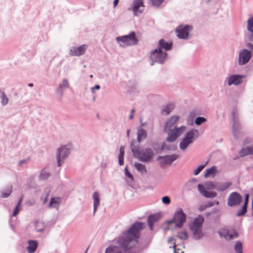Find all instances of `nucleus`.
Instances as JSON below:
<instances>
[{
	"label": "nucleus",
	"instance_id": "obj_2",
	"mask_svg": "<svg viewBox=\"0 0 253 253\" xmlns=\"http://www.w3.org/2000/svg\"><path fill=\"white\" fill-rule=\"evenodd\" d=\"M204 220L203 216L199 215L189 224L190 229L192 232L194 238L196 240L200 239L203 236L202 225Z\"/></svg>",
	"mask_w": 253,
	"mask_h": 253
},
{
	"label": "nucleus",
	"instance_id": "obj_22",
	"mask_svg": "<svg viewBox=\"0 0 253 253\" xmlns=\"http://www.w3.org/2000/svg\"><path fill=\"white\" fill-rule=\"evenodd\" d=\"M219 233L221 235L222 233L219 232ZM223 233H224V236L226 240H231L234 238H236L238 236V234L235 230L231 231H227L224 230Z\"/></svg>",
	"mask_w": 253,
	"mask_h": 253
},
{
	"label": "nucleus",
	"instance_id": "obj_47",
	"mask_svg": "<svg viewBox=\"0 0 253 253\" xmlns=\"http://www.w3.org/2000/svg\"><path fill=\"white\" fill-rule=\"evenodd\" d=\"M183 252L176 248V246H174V253H182Z\"/></svg>",
	"mask_w": 253,
	"mask_h": 253
},
{
	"label": "nucleus",
	"instance_id": "obj_33",
	"mask_svg": "<svg viewBox=\"0 0 253 253\" xmlns=\"http://www.w3.org/2000/svg\"><path fill=\"white\" fill-rule=\"evenodd\" d=\"M208 162H207L205 165H201L199 166L194 171V174L195 175H198L206 166Z\"/></svg>",
	"mask_w": 253,
	"mask_h": 253
},
{
	"label": "nucleus",
	"instance_id": "obj_27",
	"mask_svg": "<svg viewBox=\"0 0 253 253\" xmlns=\"http://www.w3.org/2000/svg\"><path fill=\"white\" fill-rule=\"evenodd\" d=\"M216 171V168L215 166H213L211 168L207 169L205 172V177H208L211 175L214 176Z\"/></svg>",
	"mask_w": 253,
	"mask_h": 253
},
{
	"label": "nucleus",
	"instance_id": "obj_60",
	"mask_svg": "<svg viewBox=\"0 0 253 253\" xmlns=\"http://www.w3.org/2000/svg\"><path fill=\"white\" fill-rule=\"evenodd\" d=\"M233 133L235 135H236V130L235 129H233Z\"/></svg>",
	"mask_w": 253,
	"mask_h": 253
},
{
	"label": "nucleus",
	"instance_id": "obj_19",
	"mask_svg": "<svg viewBox=\"0 0 253 253\" xmlns=\"http://www.w3.org/2000/svg\"><path fill=\"white\" fill-rule=\"evenodd\" d=\"M241 157H244L249 155H253V145L243 148L239 152Z\"/></svg>",
	"mask_w": 253,
	"mask_h": 253
},
{
	"label": "nucleus",
	"instance_id": "obj_57",
	"mask_svg": "<svg viewBox=\"0 0 253 253\" xmlns=\"http://www.w3.org/2000/svg\"><path fill=\"white\" fill-rule=\"evenodd\" d=\"M131 114H133V113H134V112H135V109H132L131 110Z\"/></svg>",
	"mask_w": 253,
	"mask_h": 253
},
{
	"label": "nucleus",
	"instance_id": "obj_61",
	"mask_svg": "<svg viewBox=\"0 0 253 253\" xmlns=\"http://www.w3.org/2000/svg\"><path fill=\"white\" fill-rule=\"evenodd\" d=\"M90 77L91 78H93V76H92V75H91L90 76Z\"/></svg>",
	"mask_w": 253,
	"mask_h": 253
},
{
	"label": "nucleus",
	"instance_id": "obj_36",
	"mask_svg": "<svg viewBox=\"0 0 253 253\" xmlns=\"http://www.w3.org/2000/svg\"><path fill=\"white\" fill-rule=\"evenodd\" d=\"M153 6L158 7L164 1V0H150Z\"/></svg>",
	"mask_w": 253,
	"mask_h": 253
},
{
	"label": "nucleus",
	"instance_id": "obj_46",
	"mask_svg": "<svg viewBox=\"0 0 253 253\" xmlns=\"http://www.w3.org/2000/svg\"><path fill=\"white\" fill-rule=\"evenodd\" d=\"M207 208V206H206V204H203V205H201L199 207V210L200 211H204V210H205Z\"/></svg>",
	"mask_w": 253,
	"mask_h": 253
},
{
	"label": "nucleus",
	"instance_id": "obj_18",
	"mask_svg": "<svg viewBox=\"0 0 253 253\" xmlns=\"http://www.w3.org/2000/svg\"><path fill=\"white\" fill-rule=\"evenodd\" d=\"M178 155L176 154L167 155L165 157H160L159 159H163L164 163L166 164L170 165L174 161L178 158Z\"/></svg>",
	"mask_w": 253,
	"mask_h": 253
},
{
	"label": "nucleus",
	"instance_id": "obj_6",
	"mask_svg": "<svg viewBox=\"0 0 253 253\" xmlns=\"http://www.w3.org/2000/svg\"><path fill=\"white\" fill-rule=\"evenodd\" d=\"M199 135V131L197 129H193L188 131L180 142V148L183 150H185L188 146L193 142L194 139L198 137Z\"/></svg>",
	"mask_w": 253,
	"mask_h": 253
},
{
	"label": "nucleus",
	"instance_id": "obj_40",
	"mask_svg": "<svg viewBox=\"0 0 253 253\" xmlns=\"http://www.w3.org/2000/svg\"><path fill=\"white\" fill-rule=\"evenodd\" d=\"M246 212H247V209L245 208V207H243V208L241 210L238 211L236 215L238 216H242V215H244Z\"/></svg>",
	"mask_w": 253,
	"mask_h": 253
},
{
	"label": "nucleus",
	"instance_id": "obj_3",
	"mask_svg": "<svg viewBox=\"0 0 253 253\" xmlns=\"http://www.w3.org/2000/svg\"><path fill=\"white\" fill-rule=\"evenodd\" d=\"M135 141L133 140L130 144L131 151L134 154L139 155V159L142 162H148L151 160L153 156V152L151 149H146L142 151H139L138 148L134 145Z\"/></svg>",
	"mask_w": 253,
	"mask_h": 253
},
{
	"label": "nucleus",
	"instance_id": "obj_28",
	"mask_svg": "<svg viewBox=\"0 0 253 253\" xmlns=\"http://www.w3.org/2000/svg\"><path fill=\"white\" fill-rule=\"evenodd\" d=\"M174 106L172 103L168 104L162 110V113L163 115H168L174 109Z\"/></svg>",
	"mask_w": 253,
	"mask_h": 253
},
{
	"label": "nucleus",
	"instance_id": "obj_53",
	"mask_svg": "<svg viewBox=\"0 0 253 253\" xmlns=\"http://www.w3.org/2000/svg\"><path fill=\"white\" fill-rule=\"evenodd\" d=\"M248 47L250 48H253V45L251 43H248Z\"/></svg>",
	"mask_w": 253,
	"mask_h": 253
},
{
	"label": "nucleus",
	"instance_id": "obj_13",
	"mask_svg": "<svg viewBox=\"0 0 253 253\" xmlns=\"http://www.w3.org/2000/svg\"><path fill=\"white\" fill-rule=\"evenodd\" d=\"M192 27L189 25L178 26L176 29L177 36L179 39H186L187 38L189 32L191 30Z\"/></svg>",
	"mask_w": 253,
	"mask_h": 253
},
{
	"label": "nucleus",
	"instance_id": "obj_35",
	"mask_svg": "<svg viewBox=\"0 0 253 253\" xmlns=\"http://www.w3.org/2000/svg\"><path fill=\"white\" fill-rule=\"evenodd\" d=\"M235 249L238 253H242V245L241 242H238L235 246Z\"/></svg>",
	"mask_w": 253,
	"mask_h": 253
},
{
	"label": "nucleus",
	"instance_id": "obj_26",
	"mask_svg": "<svg viewBox=\"0 0 253 253\" xmlns=\"http://www.w3.org/2000/svg\"><path fill=\"white\" fill-rule=\"evenodd\" d=\"M146 137L147 133L145 130L141 128L138 130L137 140L138 142H140L142 140L145 139Z\"/></svg>",
	"mask_w": 253,
	"mask_h": 253
},
{
	"label": "nucleus",
	"instance_id": "obj_11",
	"mask_svg": "<svg viewBox=\"0 0 253 253\" xmlns=\"http://www.w3.org/2000/svg\"><path fill=\"white\" fill-rule=\"evenodd\" d=\"M242 200V197L237 192H233L229 195L228 198L227 204L230 207L240 205Z\"/></svg>",
	"mask_w": 253,
	"mask_h": 253
},
{
	"label": "nucleus",
	"instance_id": "obj_25",
	"mask_svg": "<svg viewBox=\"0 0 253 253\" xmlns=\"http://www.w3.org/2000/svg\"><path fill=\"white\" fill-rule=\"evenodd\" d=\"M231 185V182H226L223 183H216V189H217L219 191H223L227 189Z\"/></svg>",
	"mask_w": 253,
	"mask_h": 253
},
{
	"label": "nucleus",
	"instance_id": "obj_20",
	"mask_svg": "<svg viewBox=\"0 0 253 253\" xmlns=\"http://www.w3.org/2000/svg\"><path fill=\"white\" fill-rule=\"evenodd\" d=\"M38 246V243L36 241L30 240L28 241V246L27 248L28 253H34Z\"/></svg>",
	"mask_w": 253,
	"mask_h": 253
},
{
	"label": "nucleus",
	"instance_id": "obj_41",
	"mask_svg": "<svg viewBox=\"0 0 253 253\" xmlns=\"http://www.w3.org/2000/svg\"><path fill=\"white\" fill-rule=\"evenodd\" d=\"M216 204V205H218L219 204V202L218 201H216V202H208L207 203L205 204L206 206H207V208H210V207H212L213 206H214V205Z\"/></svg>",
	"mask_w": 253,
	"mask_h": 253
},
{
	"label": "nucleus",
	"instance_id": "obj_39",
	"mask_svg": "<svg viewBox=\"0 0 253 253\" xmlns=\"http://www.w3.org/2000/svg\"><path fill=\"white\" fill-rule=\"evenodd\" d=\"M69 83L67 80H64L62 81V83L60 84L59 87L60 88H62L63 87H69Z\"/></svg>",
	"mask_w": 253,
	"mask_h": 253
},
{
	"label": "nucleus",
	"instance_id": "obj_12",
	"mask_svg": "<svg viewBox=\"0 0 253 253\" xmlns=\"http://www.w3.org/2000/svg\"><path fill=\"white\" fill-rule=\"evenodd\" d=\"M252 57L251 52L247 49L241 50L239 54V64L243 65L247 63Z\"/></svg>",
	"mask_w": 253,
	"mask_h": 253
},
{
	"label": "nucleus",
	"instance_id": "obj_59",
	"mask_svg": "<svg viewBox=\"0 0 253 253\" xmlns=\"http://www.w3.org/2000/svg\"><path fill=\"white\" fill-rule=\"evenodd\" d=\"M129 130H127V137L129 136Z\"/></svg>",
	"mask_w": 253,
	"mask_h": 253
},
{
	"label": "nucleus",
	"instance_id": "obj_1",
	"mask_svg": "<svg viewBox=\"0 0 253 253\" xmlns=\"http://www.w3.org/2000/svg\"><path fill=\"white\" fill-rule=\"evenodd\" d=\"M145 227L144 223L135 222L126 232L115 239L118 246H110L105 253H131L130 249L137 244L139 232Z\"/></svg>",
	"mask_w": 253,
	"mask_h": 253
},
{
	"label": "nucleus",
	"instance_id": "obj_14",
	"mask_svg": "<svg viewBox=\"0 0 253 253\" xmlns=\"http://www.w3.org/2000/svg\"><path fill=\"white\" fill-rule=\"evenodd\" d=\"M132 4V10L135 15H137L138 14H140L142 12L144 7L143 0H134Z\"/></svg>",
	"mask_w": 253,
	"mask_h": 253
},
{
	"label": "nucleus",
	"instance_id": "obj_45",
	"mask_svg": "<svg viewBox=\"0 0 253 253\" xmlns=\"http://www.w3.org/2000/svg\"><path fill=\"white\" fill-rule=\"evenodd\" d=\"M49 176V174L45 172L42 171L40 176V177L42 179H45L47 178Z\"/></svg>",
	"mask_w": 253,
	"mask_h": 253
},
{
	"label": "nucleus",
	"instance_id": "obj_23",
	"mask_svg": "<svg viewBox=\"0 0 253 253\" xmlns=\"http://www.w3.org/2000/svg\"><path fill=\"white\" fill-rule=\"evenodd\" d=\"M172 43L166 42L164 40L161 39L159 42V48L162 50V48L166 50H170L171 48Z\"/></svg>",
	"mask_w": 253,
	"mask_h": 253
},
{
	"label": "nucleus",
	"instance_id": "obj_7",
	"mask_svg": "<svg viewBox=\"0 0 253 253\" xmlns=\"http://www.w3.org/2000/svg\"><path fill=\"white\" fill-rule=\"evenodd\" d=\"M186 215L183 210L179 208L174 213L173 218L168 222L169 224L174 223L177 228H181L183 223L186 221Z\"/></svg>",
	"mask_w": 253,
	"mask_h": 253
},
{
	"label": "nucleus",
	"instance_id": "obj_15",
	"mask_svg": "<svg viewBox=\"0 0 253 253\" xmlns=\"http://www.w3.org/2000/svg\"><path fill=\"white\" fill-rule=\"evenodd\" d=\"M87 47L86 44H82L79 47H73L70 50V54L77 56L82 55L85 53Z\"/></svg>",
	"mask_w": 253,
	"mask_h": 253
},
{
	"label": "nucleus",
	"instance_id": "obj_56",
	"mask_svg": "<svg viewBox=\"0 0 253 253\" xmlns=\"http://www.w3.org/2000/svg\"><path fill=\"white\" fill-rule=\"evenodd\" d=\"M129 118H130V119H132L133 118V114H130V115L129 116Z\"/></svg>",
	"mask_w": 253,
	"mask_h": 253
},
{
	"label": "nucleus",
	"instance_id": "obj_4",
	"mask_svg": "<svg viewBox=\"0 0 253 253\" xmlns=\"http://www.w3.org/2000/svg\"><path fill=\"white\" fill-rule=\"evenodd\" d=\"M216 183L214 184L211 181H209L205 184V186L199 184L198 185V189L200 193L205 197L212 198L216 196L215 192L209 191L212 189H216Z\"/></svg>",
	"mask_w": 253,
	"mask_h": 253
},
{
	"label": "nucleus",
	"instance_id": "obj_31",
	"mask_svg": "<svg viewBox=\"0 0 253 253\" xmlns=\"http://www.w3.org/2000/svg\"><path fill=\"white\" fill-rule=\"evenodd\" d=\"M125 154L124 146H121L120 149V154L119 155V163L120 166L124 164V156Z\"/></svg>",
	"mask_w": 253,
	"mask_h": 253
},
{
	"label": "nucleus",
	"instance_id": "obj_52",
	"mask_svg": "<svg viewBox=\"0 0 253 253\" xmlns=\"http://www.w3.org/2000/svg\"><path fill=\"white\" fill-rule=\"evenodd\" d=\"M249 194H246L245 195V202H248L249 201Z\"/></svg>",
	"mask_w": 253,
	"mask_h": 253
},
{
	"label": "nucleus",
	"instance_id": "obj_43",
	"mask_svg": "<svg viewBox=\"0 0 253 253\" xmlns=\"http://www.w3.org/2000/svg\"><path fill=\"white\" fill-rule=\"evenodd\" d=\"M125 171H126V175L128 177V178H130L131 180H133V176L132 174L128 171V169L126 167L125 168Z\"/></svg>",
	"mask_w": 253,
	"mask_h": 253
},
{
	"label": "nucleus",
	"instance_id": "obj_17",
	"mask_svg": "<svg viewBox=\"0 0 253 253\" xmlns=\"http://www.w3.org/2000/svg\"><path fill=\"white\" fill-rule=\"evenodd\" d=\"M242 76L240 75H232L229 78L228 85L230 86L232 84L237 85L241 83Z\"/></svg>",
	"mask_w": 253,
	"mask_h": 253
},
{
	"label": "nucleus",
	"instance_id": "obj_29",
	"mask_svg": "<svg viewBox=\"0 0 253 253\" xmlns=\"http://www.w3.org/2000/svg\"><path fill=\"white\" fill-rule=\"evenodd\" d=\"M134 166H135V168L138 171H139L140 173H141L142 174L146 173L147 169L144 165H143L140 163H135L134 164Z\"/></svg>",
	"mask_w": 253,
	"mask_h": 253
},
{
	"label": "nucleus",
	"instance_id": "obj_32",
	"mask_svg": "<svg viewBox=\"0 0 253 253\" xmlns=\"http://www.w3.org/2000/svg\"><path fill=\"white\" fill-rule=\"evenodd\" d=\"M188 237L187 232L185 230L178 233L177 235V237L181 240H186Z\"/></svg>",
	"mask_w": 253,
	"mask_h": 253
},
{
	"label": "nucleus",
	"instance_id": "obj_48",
	"mask_svg": "<svg viewBox=\"0 0 253 253\" xmlns=\"http://www.w3.org/2000/svg\"><path fill=\"white\" fill-rule=\"evenodd\" d=\"M100 88V85H96L94 87H92V88H91L92 91L93 92V91H94V89H99Z\"/></svg>",
	"mask_w": 253,
	"mask_h": 253
},
{
	"label": "nucleus",
	"instance_id": "obj_5",
	"mask_svg": "<svg viewBox=\"0 0 253 253\" xmlns=\"http://www.w3.org/2000/svg\"><path fill=\"white\" fill-rule=\"evenodd\" d=\"M116 40L122 47L133 45L136 44L138 42L134 32H131L128 35L117 37Z\"/></svg>",
	"mask_w": 253,
	"mask_h": 253
},
{
	"label": "nucleus",
	"instance_id": "obj_24",
	"mask_svg": "<svg viewBox=\"0 0 253 253\" xmlns=\"http://www.w3.org/2000/svg\"><path fill=\"white\" fill-rule=\"evenodd\" d=\"M93 212H96L97 209L99 205V195L97 192H95L93 195Z\"/></svg>",
	"mask_w": 253,
	"mask_h": 253
},
{
	"label": "nucleus",
	"instance_id": "obj_44",
	"mask_svg": "<svg viewBox=\"0 0 253 253\" xmlns=\"http://www.w3.org/2000/svg\"><path fill=\"white\" fill-rule=\"evenodd\" d=\"M20 207L16 206V208H15L13 212V216H15L17 215L19 211H20Z\"/></svg>",
	"mask_w": 253,
	"mask_h": 253
},
{
	"label": "nucleus",
	"instance_id": "obj_34",
	"mask_svg": "<svg viewBox=\"0 0 253 253\" xmlns=\"http://www.w3.org/2000/svg\"><path fill=\"white\" fill-rule=\"evenodd\" d=\"M206 119L202 117H197L195 121V123L197 125H200L202 123L205 122Z\"/></svg>",
	"mask_w": 253,
	"mask_h": 253
},
{
	"label": "nucleus",
	"instance_id": "obj_9",
	"mask_svg": "<svg viewBox=\"0 0 253 253\" xmlns=\"http://www.w3.org/2000/svg\"><path fill=\"white\" fill-rule=\"evenodd\" d=\"M167 56V54L163 52L161 48L156 49L151 54L150 58L152 61L163 63Z\"/></svg>",
	"mask_w": 253,
	"mask_h": 253
},
{
	"label": "nucleus",
	"instance_id": "obj_55",
	"mask_svg": "<svg viewBox=\"0 0 253 253\" xmlns=\"http://www.w3.org/2000/svg\"><path fill=\"white\" fill-rule=\"evenodd\" d=\"M43 230V228H41V229H37V231L38 232H41V231H42Z\"/></svg>",
	"mask_w": 253,
	"mask_h": 253
},
{
	"label": "nucleus",
	"instance_id": "obj_10",
	"mask_svg": "<svg viewBox=\"0 0 253 253\" xmlns=\"http://www.w3.org/2000/svg\"><path fill=\"white\" fill-rule=\"evenodd\" d=\"M69 153V148L66 147V146H62L61 148L58 149L57 160L58 167L62 165L63 160L68 156Z\"/></svg>",
	"mask_w": 253,
	"mask_h": 253
},
{
	"label": "nucleus",
	"instance_id": "obj_21",
	"mask_svg": "<svg viewBox=\"0 0 253 253\" xmlns=\"http://www.w3.org/2000/svg\"><path fill=\"white\" fill-rule=\"evenodd\" d=\"M160 216L158 214L152 215L149 216L148 219V224L151 230L153 229V225L159 220Z\"/></svg>",
	"mask_w": 253,
	"mask_h": 253
},
{
	"label": "nucleus",
	"instance_id": "obj_58",
	"mask_svg": "<svg viewBox=\"0 0 253 253\" xmlns=\"http://www.w3.org/2000/svg\"><path fill=\"white\" fill-rule=\"evenodd\" d=\"M28 85H29V86L32 87V86H33V84L32 83H31V84H28Z\"/></svg>",
	"mask_w": 253,
	"mask_h": 253
},
{
	"label": "nucleus",
	"instance_id": "obj_30",
	"mask_svg": "<svg viewBox=\"0 0 253 253\" xmlns=\"http://www.w3.org/2000/svg\"><path fill=\"white\" fill-rule=\"evenodd\" d=\"M60 204V198L56 197L51 199L49 203V208H58Z\"/></svg>",
	"mask_w": 253,
	"mask_h": 253
},
{
	"label": "nucleus",
	"instance_id": "obj_49",
	"mask_svg": "<svg viewBox=\"0 0 253 253\" xmlns=\"http://www.w3.org/2000/svg\"><path fill=\"white\" fill-rule=\"evenodd\" d=\"M22 197H21L20 198V199H19V201H18V203L17 204V206L20 207V205L22 203Z\"/></svg>",
	"mask_w": 253,
	"mask_h": 253
},
{
	"label": "nucleus",
	"instance_id": "obj_42",
	"mask_svg": "<svg viewBox=\"0 0 253 253\" xmlns=\"http://www.w3.org/2000/svg\"><path fill=\"white\" fill-rule=\"evenodd\" d=\"M162 201L164 204H169L170 203V199L168 196H165L162 198Z\"/></svg>",
	"mask_w": 253,
	"mask_h": 253
},
{
	"label": "nucleus",
	"instance_id": "obj_38",
	"mask_svg": "<svg viewBox=\"0 0 253 253\" xmlns=\"http://www.w3.org/2000/svg\"><path fill=\"white\" fill-rule=\"evenodd\" d=\"M1 99V103L3 105H6L8 102V99L6 95L4 93H2Z\"/></svg>",
	"mask_w": 253,
	"mask_h": 253
},
{
	"label": "nucleus",
	"instance_id": "obj_54",
	"mask_svg": "<svg viewBox=\"0 0 253 253\" xmlns=\"http://www.w3.org/2000/svg\"><path fill=\"white\" fill-rule=\"evenodd\" d=\"M248 203V202L245 201L244 205L243 207H245V208L247 209Z\"/></svg>",
	"mask_w": 253,
	"mask_h": 253
},
{
	"label": "nucleus",
	"instance_id": "obj_62",
	"mask_svg": "<svg viewBox=\"0 0 253 253\" xmlns=\"http://www.w3.org/2000/svg\"><path fill=\"white\" fill-rule=\"evenodd\" d=\"M87 251V249L86 250V251H85V253H86Z\"/></svg>",
	"mask_w": 253,
	"mask_h": 253
},
{
	"label": "nucleus",
	"instance_id": "obj_37",
	"mask_svg": "<svg viewBox=\"0 0 253 253\" xmlns=\"http://www.w3.org/2000/svg\"><path fill=\"white\" fill-rule=\"evenodd\" d=\"M248 29L251 32H253V19L250 18L248 21Z\"/></svg>",
	"mask_w": 253,
	"mask_h": 253
},
{
	"label": "nucleus",
	"instance_id": "obj_50",
	"mask_svg": "<svg viewBox=\"0 0 253 253\" xmlns=\"http://www.w3.org/2000/svg\"><path fill=\"white\" fill-rule=\"evenodd\" d=\"M119 1V0H114L113 4H114V7H116Z\"/></svg>",
	"mask_w": 253,
	"mask_h": 253
},
{
	"label": "nucleus",
	"instance_id": "obj_51",
	"mask_svg": "<svg viewBox=\"0 0 253 253\" xmlns=\"http://www.w3.org/2000/svg\"><path fill=\"white\" fill-rule=\"evenodd\" d=\"M10 195V193H2V197L6 198Z\"/></svg>",
	"mask_w": 253,
	"mask_h": 253
},
{
	"label": "nucleus",
	"instance_id": "obj_8",
	"mask_svg": "<svg viewBox=\"0 0 253 253\" xmlns=\"http://www.w3.org/2000/svg\"><path fill=\"white\" fill-rule=\"evenodd\" d=\"M185 129V126H181L167 131L168 133L167 141L168 142H173L175 141L179 136L184 132Z\"/></svg>",
	"mask_w": 253,
	"mask_h": 253
},
{
	"label": "nucleus",
	"instance_id": "obj_16",
	"mask_svg": "<svg viewBox=\"0 0 253 253\" xmlns=\"http://www.w3.org/2000/svg\"><path fill=\"white\" fill-rule=\"evenodd\" d=\"M179 119V117L177 116H172L169 119L166 123L164 129L166 131L175 129L176 124Z\"/></svg>",
	"mask_w": 253,
	"mask_h": 253
}]
</instances>
